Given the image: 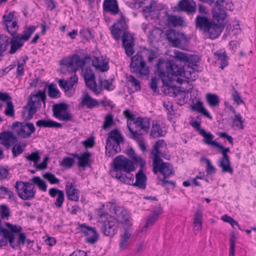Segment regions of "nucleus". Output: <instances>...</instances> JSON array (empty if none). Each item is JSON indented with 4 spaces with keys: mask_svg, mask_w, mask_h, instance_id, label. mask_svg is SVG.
Returning <instances> with one entry per match:
<instances>
[{
    "mask_svg": "<svg viewBox=\"0 0 256 256\" xmlns=\"http://www.w3.org/2000/svg\"><path fill=\"white\" fill-rule=\"evenodd\" d=\"M4 114L6 115L10 116H14V106L12 101L7 102Z\"/></svg>",
    "mask_w": 256,
    "mask_h": 256,
    "instance_id": "774afa93",
    "label": "nucleus"
},
{
    "mask_svg": "<svg viewBox=\"0 0 256 256\" xmlns=\"http://www.w3.org/2000/svg\"><path fill=\"white\" fill-rule=\"evenodd\" d=\"M9 44L10 45V48L8 52L10 54H14L16 52L24 46V42L19 39L17 36H12V38L9 42Z\"/></svg>",
    "mask_w": 256,
    "mask_h": 256,
    "instance_id": "72a5a7b5",
    "label": "nucleus"
},
{
    "mask_svg": "<svg viewBox=\"0 0 256 256\" xmlns=\"http://www.w3.org/2000/svg\"><path fill=\"white\" fill-rule=\"evenodd\" d=\"M80 227L82 232L84 234L85 240L87 242L94 244L98 241L99 234L95 228L88 226L85 224H80Z\"/></svg>",
    "mask_w": 256,
    "mask_h": 256,
    "instance_id": "ddd939ff",
    "label": "nucleus"
},
{
    "mask_svg": "<svg viewBox=\"0 0 256 256\" xmlns=\"http://www.w3.org/2000/svg\"><path fill=\"white\" fill-rule=\"evenodd\" d=\"M104 10L115 15L119 12V8L116 0H104L103 3Z\"/></svg>",
    "mask_w": 256,
    "mask_h": 256,
    "instance_id": "a878e982",
    "label": "nucleus"
},
{
    "mask_svg": "<svg viewBox=\"0 0 256 256\" xmlns=\"http://www.w3.org/2000/svg\"><path fill=\"white\" fill-rule=\"evenodd\" d=\"M152 48H148L146 50V55L147 60L148 63H152L153 61L157 59L159 56V47L152 48Z\"/></svg>",
    "mask_w": 256,
    "mask_h": 256,
    "instance_id": "a19ab883",
    "label": "nucleus"
},
{
    "mask_svg": "<svg viewBox=\"0 0 256 256\" xmlns=\"http://www.w3.org/2000/svg\"><path fill=\"white\" fill-rule=\"evenodd\" d=\"M206 98L208 103L211 107L216 106L220 103L219 98L215 94H208Z\"/></svg>",
    "mask_w": 256,
    "mask_h": 256,
    "instance_id": "09e8293b",
    "label": "nucleus"
},
{
    "mask_svg": "<svg viewBox=\"0 0 256 256\" xmlns=\"http://www.w3.org/2000/svg\"><path fill=\"white\" fill-rule=\"evenodd\" d=\"M122 44L126 54L130 56L134 52V40L132 35L129 33L124 32L122 36Z\"/></svg>",
    "mask_w": 256,
    "mask_h": 256,
    "instance_id": "dca6fc26",
    "label": "nucleus"
},
{
    "mask_svg": "<svg viewBox=\"0 0 256 256\" xmlns=\"http://www.w3.org/2000/svg\"><path fill=\"white\" fill-rule=\"evenodd\" d=\"M215 147L218 148L222 154L218 161V166L222 168V172H229L230 174L233 173V169L230 166V160L227 152H230V148H224L223 146L218 142Z\"/></svg>",
    "mask_w": 256,
    "mask_h": 256,
    "instance_id": "9b49d317",
    "label": "nucleus"
},
{
    "mask_svg": "<svg viewBox=\"0 0 256 256\" xmlns=\"http://www.w3.org/2000/svg\"><path fill=\"white\" fill-rule=\"evenodd\" d=\"M1 232L4 234V239L6 240L7 242L8 241L10 244H14V234L13 233L4 228H2Z\"/></svg>",
    "mask_w": 256,
    "mask_h": 256,
    "instance_id": "13d9d810",
    "label": "nucleus"
},
{
    "mask_svg": "<svg viewBox=\"0 0 256 256\" xmlns=\"http://www.w3.org/2000/svg\"><path fill=\"white\" fill-rule=\"evenodd\" d=\"M60 93L58 90L56 88V84H50L48 86V95L50 97L55 98Z\"/></svg>",
    "mask_w": 256,
    "mask_h": 256,
    "instance_id": "e2e57ef3",
    "label": "nucleus"
},
{
    "mask_svg": "<svg viewBox=\"0 0 256 256\" xmlns=\"http://www.w3.org/2000/svg\"><path fill=\"white\" fill-rule=\"evenodd\" d=\"M6 30L12 36H16L17 30L18 28V23L16 21L12 22L10 24L4 26Z\"/></svg>",
    "mask_w": 256,
    "mask_h": 256,
    "instance_id": "3c124183",
    "label": "nucleus"
},
{
    "mask_svg": "<svg viewBox=\"0 0 256 256\" xmlns=\"http://www.w3.org/2000/svg\"><path fill=\"white\" fill-rule=\"evenodd\" d=\"M36 126L43 128H61L62 124L52 120H40L36 122Z\"/></svg>",
    "mask_w": 256,
    "mask_h": 256,
    "instance_id": "f704fd0d",
    "label": "nucleus"
},
{
    "mask_svg": "<svg viewBox=\"0 0 256 256\" xmlns=\"http://www.w3.org/2000/svg\"><path fill=\"white\" fill-rule=\"evenodd\" d=\"M145 4H142V11L144 13H150L149 16L152 20H154V22L158 25L160 24V18H159L160 12L158 10H156L157 8L156 2L154 0H150L148 2V0Z\"/></svg>",
    "mask_w": 256,
    "mask_h": 256,
    "instance_id": "f8f14e48",
    "label": "nucleus"
},
{
    "mask_svg": "<svg viewBox=\"0 0 256 256\" xmlns=\"http://www.w3.org/2000/svg\"><path fill=\"white\" fill-rule=\"evenodd\" d=\"M210 5H214L212 9L214 21H212L204 33L210 39L217 38L223 30L228 16L226 11L232 10L234 4L230 0H200Z\"/></svg>",
    "mask_w": 256,
    "mask_h": 256,
    "instance_id": "f257e3e1",
    "label": "nucleus"
},
{
    "mask_svg": "<svg viewBox=\"0 0 256 256\" xmlns=\"http://www.w3.org/2000/svg\"><path fill=\"white\" fill-rule=\"evenodd\" d=\"M132 172H124L121 173H118L116 171H110L112 176L117 178L120 182L129 185L134 184V177Z\"/></svg>",
    "mask_w": 256,
    "mask_h": 256,
    "instance_id": "6ab92c4d",
    "label": "nucleus"
},
{
    "mask_svg": "<svg viewBox=\"0 0 256 256\" xmlns=\"http://www.w3.org/2000/svg\"><path fill=\"white\" fill-rule=\"evenodd\" d=\"M160 214V210L158 209L152 212V214L149 216L146 221V227L147 226H152L154 222L157 220Z\"/></svg>",
    "mask_w": 256,
    "mask_h": 256,
    "instance_id": "8fccbe9b",
    "label": "nucleus"
},
{
    "mask_svg": "<svg viewBox=\"0 0 256 256\" xmlns=\"http://www.w3.org/2000/svg\"><path fill=\"white\" fill-rule=\"evenodd\" d=\"M214 56L216 58L217 60L220 62V68L224 69L228 64V57L225 52H221L217 51L214 53Z\"/></svg>",
    "mask_w": 256,
    "mask_h": 256,
    "instance_id": "58836bf2",
    "label": "nucleus"
},
{
    "mask_svg": "<svg viewBox=\"0 0 256 256\" xmlns=\"http://www.w3.org/2000/svg\"><path fill=\"white\" fill-rule=\"evenodd\" d=\"M72 156L74 158H77L78 160V166L84 168L88 165L91 156V153L86 152L80 156H79V154H73Z\"/></svg>",
    "mask_w": 256,
    "mask_h": 256,
    "instance_id": "2f4dec72",
    "label": "nucleus"
},
{
    "mask_svg": "<svg viewBox=\"0 0 256 256\" xmlns=\"http://www.w3.org/2000/svg\"><path fill=\"white\" fill-rule=\"evenodd\" d=\"M82 74L84 80L95 78L94 74L90 68L86 67L82 70Z\"/></svg>",
    "mask_w": 256,
    "mask_h": 256,
    "instance_id": "69168bd1",
    "label": "nucleus"
},
{
    "mask_svg": "<svg viewBox=\"0 0 256 256\" xmlns=\"http://www.w3.org/2000/svg\"><path fill=\"white\" fill-rule=\"evenodd\" d=\"M136 182L132 184L140 189L144 190L146 187V176L143 172L142 169H140L136 174Z\"/></svg>",
    "mask_w": 256,
    "mask_h": 256,
    "instance_id": "c756f323",
    "label": "nucleus"
},
{
    "mask_svg": "<svg viewBox=\"0 0 256 256\" xmlns=\"http://www.w3.org/2000/svg\"><path fill=\"white\" fill-rule=\"evenodd\" d=\"M128 26L125 18L122 13H120V18L114 22L110 28L111 34L113 38L116 40L122 38L124 32L129 33L127 30Z\"/></svg>",
    "mask_w": 256,
    "mask_h": 256,
    "instance_id": "1a4fd4ad",
    "label": "nucleus"
},
{
    "mask_svg": "<svg viewBox=\"0 0 256 256\" xmlns=\"http://www.w3.org/2000/svg\"><path fill=\"white\" fill-rule=\"evenodd\" d=\"M74 163V159L73 158L65 157L60 162V164L61 166L65 168H70Z\"/></svg>",
    "mask_w": 256,
    "mask_h": 256,
    "instance_id": "bf43d9fd",
    "label": "nucleus"
},
{
    "mask_svg": "<svg viewBox=\"0 0 256 256\" xmlns=\"http://www.w3.org/2000/svg\"><path fill=\"white\" fill-rule=\"evenodd\" d=\"M127 84L134 88V90L137 91L140 90V82L136 79L133 76L130 75L128 77Z\"/></svg>",
    "mask_w": 256,
    "mask_h": 256,
    "instance_id": "5fc2aeb1",
    "label": "nucleus"
},
{
    "mask_svg": "<svg viewBox=\"0 0 256 256\" xmlns=\"http://www.w3.org/2000/svg\"><path fill=\"white\" fill-rule=\"evenodd\" d=\"M98 222L101 232L106 236H112L118 231L116 220L108 214H101Z\"/></svg>",
    "mask_w": 256,
    "mask_h": 256,
    "instance_id": "20e7f679",
    "label": "nucleus"
},
{
    "mask_svg": "<svg viewBox=\"0 0 256 256\" xmlns=\"http://www.w3.org/2000/svg\"><path fill=\"white\" fill-rule=\"evenodd\" d=\"M164 66L166 70H161V78H166L169 81L173 82L178 80V76H183L184 74H186L184 68L180 66L178 62L171 60L164 62L161 60V66Z\"/></svg>",
    "mask_w": 256,
    "mask_h": 256,
    "instance_id": "7ed1b4c3",
    "label": "nucleus"
},
{
    "mask_svg": "<svg viewBox=\"0 0 256 256\" xmlns=\"http://www.w3.org/2000/svg\"><path fill=\"white\" fill-rule=\"evenodd\" d=\"M161 174L167 178L174 174V171L172 166L168 162H164L161 160Z\"/></svg>",
    "mask_w": 256,
    "mask_h": 256,
    "instance_id": "473e14b6",
    "label": "nucleus"
},
{
    "mask_svg": "<svg viewBox=\"0 0 256 256\" xmlns=\"http://www.w3.org/2000/svg\"><path fill=\"white\" fill-rule=\"evenodd\" d=\"M236 240V236L234 232H232L230 236V254L229 256H234L235 252V242Z\"/></svg>",
    "mask_w": 256,
    "mask_h": 256,
    "instance_id": "680f3d73",
    "label": "nucleus"
},
{
    "mask_svg": "<svg viewBox=\"0 0 256 256\" xmlns=\"http://www.w3.org/2000/svg\"><path fill=\"white\" fill-rule=\"evenodd\" d=\"M204 138V142L206 144L211 145L214 147L216 146V144H218L215 140H212L214 138V136L210 132H206L204 130H200V133Z\"/></svg>",
    "mask_w": 256,
    "mask_h": 256,
    "instance_id": "c03bdc74",
    "label": "nucleus"
},
{
    "mask_svg": "<svg viewBox=\"0 0 256 256\" xmlns=\"http://www.w3.org/2000/svg\"><path fill=\"white\" fill-rule=\"evenodd\" d=\"M100 88H102V91L103 89H105L108 90H112L114 89V86H112V82L109 80H100L99 82Z\"/></svg>",
    "mask_w": 256,
    "mask_h": 256,
    "instance_id": "052dcab7",
    "label": "nucleus"
},
{
    "mask_svg": "<svg viewBox=\"0 0 256 256\" xmlns=\"http://www.w3.org/2000/svg\"><path fill=\"white\" fill-rule=\"evenodd\" d=\"M65 189L68 200L76 202L78 200L80 190L75 188L72 182H68L66 184Z\"/></svg>",
    "mask_w": 256,
    "mask_h": 256,
    "instance_id": "b1692460",
    "label": "nucleus"
},
{
    "mask_svg": "<svg viewBox=\"0 0 256 256\" xmlns=\"http://www.w3.org/2000/svg\"><path fill=\"white\" fill-rule=\"evenodd\" d=\"M132 236V232L128 229H125L124 232L121 236L120 247L121 249H126L128 246V240Z\"/></svg>",
    "mask_w": 256,
    "mask_h": 256,
    "instance_id": "79ce46f5",
    "label": "nucleus"
},
{
    "mask_svg": "<svg viewBox=\"0 0 256 256\" xmlns=\"http://www.w3.org/2000/svg\"><path fill=\"white\" fill-rule=\"evenodd\" d=\"M46 100V88L44 90H38L34 94H31L28 103L24 107L22 115L23 119L25 121L31 120L38 109L40 108L42 102L45 106Z\"/></svg>",
    "mask_w": 256,
    "mask_h": 256,
    "instance_id": "f03ea898",
    "label": "nucleus"
},
{
    "mask_svg": "<svg viewBox=\"0 0 256 256\" xmlns=\"http://www.w3.org/2000/svg\"><path fill=\"white\" fill-rule=\"evenodd\" d=\"M157 24H156V25ZM148 38L150 44L152 48L160 47V28L158 26H154L153 28L150 32Z\"/></svg>",
    "mask_w": 256,
    "mask_h": 256,
    "instance_id": "412c9836",
    "label": "nucleus"
},
{
    "mask_svg": "<svg viewBox=\"0 0 256 256\" xmlns=\"http://www.w3.org/2000/svg\"><path fill=\"white\" fill-rule=\"evenodd\" d=\"M34 184L38 186V188L44 192H46L47 186L46 182L39 176H34L30 180Z\"/></svg>",
    "mask_w": 256,
    "mask_h": 256,
    "instance_id": "603ef678",
    "label": "nucleus"
},
{
    "mask_svg": "<svg viewBox=\"0 0 256 256\" xmlns=\"http://www.w3.org/2000/svg\"><path fill=\"white\" fill-rule=\"evenodd\" d=\"M114 124V122L112 114H107L104 118V120L102 126V128L103 130H106L109 129Z\"/></svg>",
    "mask_w": 256,
    "mask_h": 256,
    "instance_id": "4d7b16f0",
    "label": "nucleus"
},
{
    "mask_svg": "<svg viewBox=\"0 0 256 256\" xmlns=\"http://www.w3.org/2000/svg\"><path fill=\"white\" fill-rule=\"evenodd\" d=\"M60 64L68 68H70L72 72H76L77 70V68L74 66V54L72 56L62 59Z\"/></svg>",
    "mask_w": 256,
    "mask_h": 256,
    "instance_id": "a18cd8bd",
    "label": "nucleus"
},
{
    "mask_svg": "<svg viewBox=\"0 0 256 256\" xmlns=\"http://www.w3.org/2000/svg\"><path fill=\"white\" fill-rule=\"evenodd\" d=\"M68 105L64 103L54 104L52 108L53 116L60 120L72 121V116L68 112Z\"/></svg>",
    "mask_w": 256,
    "mask_h": 256,
    "instance_id": "9d476101",
    "label": "nucleus"
},
{
    "mask_svg": "<svg viewBox=\"0 0 256 256\" xmlns=\"http://www.w3.org/2000/svg\"><path fill=\"white\" fill-rule=\"evenodd\" d=\"M36 28V26H27L24 28L22 34H16V36H17L23 42L28 41L32 34L34 32Z\"/></svg>",
    "mask_w": 256,
    "mask_h": 256,
    "instance_id": "c9c22d12",
    "label": "nucleus"
},
{
    "mask_svg": "<svg viewBox=\"0 0 256 256\" xmlns=\"http://www.w3.org/2000/svg\"><path fill=\"white\" fill-rule=\"evenodd\" d=\"M114 212L116 217V220L120 223H128L130 225L132 224L129 223V214L127 211L122 207H116L114 209Z\"/></svg>",
    "mask_w": 256,
    "mask_h": 256,
    "instance_id": "c85d7f7f",
    "label": "nucleus"
},
{
    "mask_svg": "<svg viewBox=\"0 0 256 256\" xmlns=\"http://www.w3.org/2000/svg\"><path fill=\"white\" fill-rule=\"evenodd\" d=\"M161 78L164 84L162 90L164 94L168 95L172 97H178V98H182V94L178 91L175 86H172V82L169 81L166 78Z\"/></svg>",
    "mask_w": 256,
    "mask_h": 256,
    "instance_id": "f3484780",
    "label": "nucleus"
},
{
    "mask_svg": "<svg viewBox=\"0 0 256 256\" xmlns=\"http://www.w3.org/2000/svg\"><path fill=\"white\" fill-rule=\"evenodd\" d=\"M192 110L198 113L202 114L204 116L207 117L210 120H212V116L209 112L204 108L203 106V103L200 100L197 101L192 106Z\"/></svg>",
    "mask_w": 256,
    "mask_h": 256,
    "instance_id": "4c0bfd02",
    "label": "nucleus"
},
{
    "mask_svg": "<svg viewBox=\"0 0 256 256\" xmlns=\"http://www.w3.org/2000/svg\"><path fill=\"white\" fill-rule=\"evenodd\" d=\"M130 124L128 122V129L130 132L131 134L130 136V138L133 139L137 142L138 143V146L140 150L143 152H146V148L145 145V142L144 140V138L140 134L137 130H134L132 128L130 127Z\"/></svg>",
    "mask_w": 256,
    "mask_h": 256,
    "instance_id": "393cba45",
    "label": "nucleus"
},
{
    "mask_svg": "<svg viewBox=\"0 0 256 256\" xmlns=\"http://www.w3.org/2000/svg\"><path fill=\"white\" fill-rule=\"evenodd\" d=\"M9 38L7 36L0 35V61L4 56L3 52L6 50L9 45Z\"/></svg>",
    "mask_w": 256,
    "mask_h": 256,
    "instance_id": "ea45409f",
    "label": "nucleus"
},
{
    "mask_svg": "<svg viewBox=\"0 0 256 256\" xmlns=\"http://www.w3.org/2000/svg\"><path fill=\"white\" fill-rule=\"evenodd\" d=\"M14 14V12H10L8 15H4L2 16V24L4 26L8 24H10L12 22H13Z\"/></svg>",
    "mask_w": 256,
    "mask_h": 256,
    "instance_id": "338daca9",
    "label": "nucleus"
},
{
    "mask_svg": "<svg viewBox=\"0 0 256 256\" xmlns=\"http://www.w3.org/2000/svg\"><path fill=\"white\" fill-rule=\"evenodd\" d=\"M161 186L164 188L167 191L170 192V189H174L176 186V183L174 181L166 180V178H161Z\"/></svg>",
    "mask_w": 256,
    "mask_h": 256,
    "instance_id": "6e6d98bb",
    "label": "nucleus"
},
{
    "mask_svg": "<svg viewBox=\"0 0 256 256\" xmlns=\"http://www.w3.org/2000/svg\"><path fill=\"white\" fill-rule=\"evenodd\" d=\"M18 138L11 131L2 132L0 133V144L6 150L18 143Z\"/></svg>",
    "mask_w": 256,
    "mask_h": 256,
    "instance_id": "2eb2a0df",
    "label": "nucleus"
},
{
    "mask_svg": "<svg viewBox=\"0 0 256 256\" xmlns=\"http://www.w3.org/2000/svg\"><path fill=\"white\" fill-rule=\"evenodd\" d=\"M114 167L111 171H116L118 173L124 172H132L135 170L133 162L124 156L120 155L114 160Z\"/></svg>",
    "mask_w": 256,
    "mask_h": 256,
    "instance_id": "6e6552de",
    "label": "nucleus"
},
{
    "mask_svg": "<svg viewBox=\"0 0 256 256\" xmlns=\"http://www.w3.org/2000/svg\"><path fill=\"white\" fill-rule=\"evenodd\" d=\"M130 68L131 72L139 77L148 76L150 72L149 67L146 66L142 56L138 54L131 58Z\"/></svg>",
    "mask_w": 256,
    "mask_h": 256,
    "instance_id": "39448f33",
    "label": "nucleus"
},
{
    "mask_svg": "<svg viewBox=\"0 0 256 256\" xmlns=\"http://www.w3.org/2000/svg\"><path fill=\"white\" fill-rule=\"evenodd\" d=\"M18 196L24 200H30L34 197L36 190L30 182H16L15 184Z\"/></svg>",
    "mask_w": 256,
    "mask_h": 256,
    "instance_id": "0eeeda50",
    "label": "nucleus"
},
{
    "mask_svg": "<svg viewBox=\"0 0 256 256\" xmlns=\"http://www.w3.org/2000/svg\"><path fill=\"white\" fill-rule=\"evenodd\" d=\"M88 60H90L88 56H86L84 59H82L78 54H74V65L76 64L78 68H81L82 70L86 64V61Z\"/></svg>",
    "mask_w": 256,
    "mask_h": 256,
    "instance_id": "864d4df0",
    "label": "nucleus"
},
{
    "mask_svg": "<svg viewBox=\"0 0 256 256\" xmlns=\"http://www.w3.org/2000/svg\"><path fill=\"white\" fill-rule=\"evenodd\" d=\"M26 158L30 162H32L34 164H37L40 159L39 152L36 151L32 152L31 154H28L26 156Z\"/></svg>",
    "mask_w": 256,
    "mask_h": 256,
    "instance_id": "0e129e2a",
    "label": "nucleus"
},
{
    "mask_svg": "<svg viewBox=\"0 0 256 256\" xmlns=\"http://www.w3.org/2000/svg\"><path fill=\"white\" fill-rule=\"evenodd\" d=\"M48 193L52 198H54L56 196H58L54 204L56 208H61L64 200V192L58 188H52L49 190Z\"/></svg>",
    "mask_w": 256,
    "mask_h": 256,
    "instance_id": "4be33fe9",
    "label": "nucleus"
},
{
    "mask_svg": "<svg viewBox=\"0 0 256 256\" xmlns=\"http://www.w3.org/2000/svg\"><path fill=\"white\" fill-rule=\"evenodd\" d=\"M13 146H14L12 149V152L13 158H15L22 154L24 151L26 144L24 143L22 144H20V143L17 144L16 143Z\"/></svg>",
    "mask_w": 256,
    "mask_h": 256,
    "instance_id": "49530a36",
    "label": "nucleus"
},
{
    "mask_svg": "<svg viewBox=\"0 0 256 256\" xmlns=\"http://www.w3.org/2000/svg\"><path fill=\"white\" fill-rule=\"evenodd\" d=\"M232 126L234 128L240 127V129L243 130L244 128V121L242 120V118L240 114H236L234 117L232 118Z\"/></svg>",
    "mask_w": 256,
    "mask_h": 256,
    "instance_id": "de8ad7c7",
    "label": "nucleus"
},
{
    "mask_svg": "<svg viewBox=\"0 0 256 256\" xmlns=\"http://www.w3.org/2000/svg\"><path fill=\"white\" fill-rule=\"evenodd\" d=\"M184 22L183 18L182 17L174 15H168L166 20V24L170 26H182Z\"/></svg>",
    "mask_w": 256,
    "mask_h": 256,
    "instance_id": "e433bc0d",
    "label": "nucleus"
},
{
    "mask_svg": "<svg viewBox=\"0 0 256 256\" xmlns=\"http://www.w3.org/2000/svg\"><path fill=\"white\" fill-rule=\"evenodd\" d=\"M26 126L24 122H16L13 123L12 128H17L16 130V132L20 137L26 138L30 137V134L28 132H26L25 128Z\"/></svg>",
    "mask_w": 256,
    "mask_h": 256,
    "instance_id": "7c9ffc66",
    "label": "nucleus"
},
{
    "mask_svg": "<svg viewBox=\"0 0 256 256\" xmlns=\"http://www.w3.org/2000/svg\"><path fill=\"white\" fill-rule=\"evenodd\" d=\"M196 3L193 0H181L178 3V6L181 11L188 14L196 12Z\"/></svg>",
    "mask_w": 256,
    "mask_h": 256,
    "instance_id": "5701e85b",
    "label": "nucleus"
},
{
    "mask_svg": "<svg viewBox=\"0 0 256 256\" xmlns=\"http://www.w3.org/2000/svg\"><path fill=\"white\" fill-rule=\"evenodd\" d=\"M165 35L168 42L174 47L180 48L181 46L188 42V38L184 32L174 29L167 30Z\"/></svg>",
    "mask_w": 256,
    "mask_h": 256,
    "instance_id": "423d86ee",
    "label": "nucleus"
},
{
    "mask_svg": "<svg viewBox=\"0 0 256 256\" xmlns=\"http://www.w3.org/2000/svg\"><path fill=\"white\" fill-rule=\"evenodd\" d=\"M212 20L206 16H198L195 20L196 26L204 32Z\"/></svg>",
    "mask_w": 256,
    "mask_h": 256,
    "instance_id": "cd10ccee",
    "label": "nucleus"
},
{
    "mask_svg": "<svg viewBox=\"0 0 256 256\" xmlns=\"http://www.w3.org/2000/svg\"><path fill=\"white\" fill-rule=\"evenodd\" d=\"M81 98L80 104L88 108H92L98 104V101L92 98L86 92H84Z\"/></svg>",
    "mask_w": 256,
    "mask_h": 256,
    "instance_id": "bb28decb",
    "label": "nucleus"
},
{
    "mask_svg": "<svg viewBox=\"0 0 256 256\" xmlns=\"http://www.w3.org/2000/svg\"><path fill=\"white\" fill-rule=\"evenodd\" d=\"M86 86L96 94H100L102 92V88H98L95 78L88 79L84 80Z\"/></svg>",
    "mask_w": 256,
    "mask_h": 256,
    "instance_id": "37998d69",
    "label": "nucleus"
},
{
    "mask_svg": "<svg viewBox=\"0 0 256 256\" xmlns=\"http://www.w3.org/2000/svg\"><path fill=\"white\" fill-rule=\"evenodd\" d=\"M174 58L176 60L180 62H183L185 64H187L188 67H192L196 66L198 60H193L194 56H188L186 53L175 50L174 52Z\"/></svg>",
    "mask_w": 256,
    "mask_h": 256,
    "instance_id": "aec40b11",
    "label": "nucleus"
},
{
    "mask_svg": "<svg viewBox=\"0 0 256 256\" xmlns=\"http://www.w3.org/2000/svg\"><path fill=\"white\" fill-rule=\"evenodd\" d=\"M160 142L158 140L155 143L151 151V154L152 156L153 172L154 174L160 172Z\"/></svg>",
    "mask_w": 256,
    "mask_h": 256,
    "instance_id": "a211bd4d",
    "label": "nucleus"
},
{
    "mask_svg": "<svg viewBox=\"0 0 256 256\" xmlns=\"http://www.w3.org/2000/svg\"><path fill=\"white\" fill-rule=\"evenodd\" d=\"M112 140L114 142H124V137L118 129H114L108 134V138L106 140V153L108 156H110V149L112 146Z\"/></svg>",
    "mask_w": 256,
    "mask_h": 256,
    "instance_id": "4468645a",
    "label": "nucleus"
}]
</instances>
